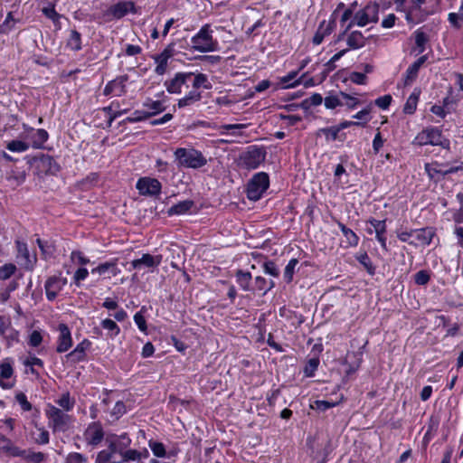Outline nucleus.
Instances as JSON below:
<instances>
[{
	"mask_svg": "<svg viewBox=\"0 0 463 463\" xmlns=\"http://www.w3.org/2000/svg\"><path fill=\"white\" fill-rule=\"evenodd\" d=\"M45 415L48 419V426L53 433L66 432L73 423L72 416L52 404H47Z\"/></svg>",
	"mask_w": 463,
	"mask_h": 463,
	"instance_id": "nucleus-1",
	"label": "nucleus"
},
{
	"mask_svg": "<svg viewBox=\"0 0 463 463\" xmlns=\"http://www.w3.org/2000/svg\"><path fill=\"white\" fill-rule=\"evenodd\" d=\"M192 47L200 52H214L218 49V42L213 37V30L209 24L201 27L199 32L191 38Z\"/></svg>",
	"mask_w": 463,
	"mask_h": 463,
	"instance_id": "nucleus-2",
	"label": "nucleus"
},
{
	"mask_svg": "<svg viewBox=\"0 0 463 463\" xmlns=\"http://www.w3.org/2000/svg\"><path fill=\"white\" fill-rule=\"evenodd\" d=\"M175 157L181 166L186 168H201L207 164V159L201 151L194 148L180 147L175 151Z\"/></svg>",
	"mask_w": 463,
	"mask_h": 463,
	"instance_id": "nucleus-3",
	"label": "nucleus"
},
{
	"mask_svg": "<svg viewBox=\"0 0 463 463\" xmlns=\"http://www.w3.org/2000/svg\"><path fill=\"white\" fill-rule=\"evenodd\" d=\"M379 5L376 3H369L364 8L358 10L348 24L346 30L351 29L354 25L364 27L368 24H375L378 22Z\"/></svg>",
	"mask_w": 463,
	"mask_h": 463,
	"instance_id": "nucleus-4",
	"label": "nucleus"
},
{
	"mask_svg": "<svg viewBox=\"0 0 463 463\" xmlns=\"http://www.w3.org/2000/svg\"><path fill=\"white\" fill-rule=\"evenodd\" d=\"M417 146H440L443 148H449V141L442 137L440 130L436 128H427L420 131L412 142Z\"/></svg>",
	"mask_w": 463,
	"mask_h": 463,
	"instance_id": "nucleus-5",
	"label": "nucleus"
},
{
	"mask_svg": "<svg viewBox=\"0 0 463 463\" xmlns=\"http://www.w3.org/2000/svg\"><path fill=\"white\" fill-rule=\"evenodd\" d=\"M129 13H137L134 2L121 1L110 5L102 13L101 15H99L97 19L99 21V23H106L113 19H121Z\"/></svg>",
	"mask_w": 463,
	"mask_h": 463,
	"instance_id": "nucleus-6",
	"label": "nucleus"
},
{
	"mask_svg": "<svg viewBox=\"0 0 463 463\" xmlns=\"http://www.w3.org/2000/svg\"><path fill=\"white\" fill-rule=\"evenodd\" d=\"M269 175L264 172L255 174L248 184L247 196L250 200L257 201L269 188Z\"/></svg>",
	"mask_w": 463,
	"mask_h": 463,
	"instance_id": "nucleus-7",
	"label": "nucleus"
},
{
	"mask_svg": "<svg viewBox=\"0 0 463 463\" xmlns=\"http://www.w3.org/2000/svg\"><path fill=\"white\" fill-rule=\"evenodd\" d=\"M266 151L263 147L250 146L241 156V164L248 169H256L264 162Z\"/></svg>",
	"mask_w": 463,
	"mask_h": 463,
	"instance_id": "nucleus-8",
	"label": "nucleus"
},
{
	"mask_svg": "<svg viewBox=\"0 0 463 463\" xmlns=\"http://www.w3.org/2000/svg\"><path fill=\"white\" fill-rule=\"evenodd\" d=\"M136 188L141 195L156 197L161 194L162 184L157 179L146 176L137 180Z\"/></svg>",
	"mask_w": 463,
	"mask_h": 463,
	"instance_id": "nucleus-9",
	"label": "nucleus"
},
{
	"mask_svg": "<svg viewBox=\"0 0 463 463\" xmlns=\"http://www.w3.org/2000/svg\"><path fill=\"white\" fill-rule=\"evenodd\" d=\"M67 279L61 276V273L49 277L44 284L46 298L49 301H53L62 288L67 285Z\"/></svg>",
	"mask_w": 463,
	"mask_h": 463,
	"instance_id": "nucleus-10",
	"label": "nucleus"
},
{
	"mask_svg": "<svg viewBox=\"0 0 463 463\" xmlns=\"http://www.w3.org/2000/svg\"><path fill=\"white\" fill-rule=\"evenodd\" d=\"M59 333L56 340V352L62 354L67 352L72 346V337L70 328L66 324L61 323L57 326Z\"/></svg>",
	"mask_w": 463,
	"mask_h": 463,
	"instance_id": "nucleus-11",
	"label": "nucleus"
},
{
	"mask_svg": "<svg viewBox=\"0 0 463 463\" xmlns=\"http://www.w3.org/2000/svg\"><path fill=\"white\" fill-rule=\"evenodd\" d=\"M0 335L6 341L8 346L19 342V332L12 326L11 319L1 315Z\"/></svg>",
	"mask_w": 463,
	"mask_h": 463,
	"instance_id": "nucleus-12",
	"label": "nucleus"
},
{
	"mask_svg": "<svg viewBox=\"0 0 463 463\" xmlns=\"http://www.w3.org/2000/svg\"><path fill=\"white\" fill-rule=\"evenodd\" d=\"M14 368L12 360L5 358L0 364V387L5 390H9L14 386Z\"/></svg>",
	"mask_w": 463,
	"mask_h": 463,
	"instance_id": "nucleus-13",
	"label": "nucleus"
},
{
	"mask_svg": "<svg viewBox=\"0 0 463 463\" xmlns=\"http://www.w3.org/2000/svg\"><path fill=\"white\" fill-rule=\"evenodd\" d=\"M120 273L118 267V259L109 261L102 262L91 269V274H98L102 279H111Z\"/></svg>",
	"mask_w": 463,
	"mask_h": 463,
	"instance_id": "nucleus-14",
	"label": "nucleus"
},
{
	"mask_svg": "<svg viewBox=\"0 0 463 463\" xmlns=\"http://www.w3.org/2000/svg\"><path fill=\"white\" fill-rule=\"evenodd\" d=\"M84 438L88 444L96 446L99 444L104 438V431L99 422L90 423L84 431Z\"/></svg>",
	"mask_w": 463,
	"mask_h": 463,
	"instance_id": "nucleus-15",
	"label": "nucleus"
},
{
	"mask_svg": "<svg viewBox=\"0 0 463 463\" xmlns=\"http://www.w3.org/2000/svg\"><path fill=\"white\" fill-rule=\"evenodd\" d=\"M162 262L161 255H151L148 253L143 254L141 258L133 260L131 266L133 269H140L142 268H156Z\"/></svg>",
	"mask_w": 463,
	"mask_h": 463,
	"instance_id": "nucleus-16",
	"label": "nucleus"
},
{
	"mask_svg": "<svg viewBox=\"0 0 463 463\" xmlns=\"http://www.w3.org/2000/svg\"><path fill=\"white\" fill-rule=\"evenodd\" d=\"M17 258H22L23 265L28 270H32L37 261L36 256H31L27 244L25 242L16 241Z\"/></svg>",
	"mask_w": 463,
	"mask_h": 463,
	"instance_id": "nucleus-17",
	"label": "nucleus"
},
{
	"mask_svg": "<svg viewBox=\"0 0 463 463\" xmlns=\"http://www.w3.org/2000/svg\"><path fill=\"white\" fill-rule=\"evenodd\" d=\"M91 343L88 339L82 340L79 343L76 347L68 354H66L67 360L71 363H79L85 359L86 351L90 347Z\"/></svg>",
	"mask_w": 463,
	"mask_h": 463,
	"instance_id": "nucleus-18",
	"label": "nucleus"
},
{
	"mask_svg": "<svg viewBox=\"0 0 463 463\" xmlns=\"http://www.w3.org/2000/svg\"><path fill=\"white\" fill-rule=\"evenodd\" d=\"M193 75V73H176L175 78L165 81V85L168 92L170 93H180L183 85L185 84L187 80Z\"/></svg>",
	"mask_w": 463,
	"mask_h": 463,
	"instance_id": "nucleus-19",
	"label": "nucleus"
},
{
	"mask_svg": "<svg viewBox=\"0 0 463 463\" xmlns=\"http://www.w3.org/2000/svg\"><path fill=\"white\" fill-rule=\"evenodd\" d=\"M335 21H326V20H323L314 37H313V43L315 45H319L320 43H322V42L324 41L325 37L330 35L335 28Z\"/></svg>",
	"mask_w": 463,
	"mask_h": 463,
	"instance_id": "nucleus-20",
	"label": "nucleus"
},
{
	"mask_svg": "<svg viewBox=\"0 0 463 463\" xmlns=\"http://www.w3.org/2000/svg\"><path fill=\"white\" fill-rule=\"evenodd\" d=\"M414 237L418 241V246H428L431 243L435 236V230L432 227H426L422 229H414Z\"/></svg>",
	"mask_w": 463,
	"mask_h": 463,
	"instance_id": "nucleus-21",
	"label": "nucleus"
},
{
	"mask_svg": "<svg viewBox=\"0 0 463 463\" xmlns=\"http://www.w3.org/2000/svg\"><path fill=\"white\" fill-rule=\"evenodd\" d=\"M125 77H119L113 80H110L104 88L105 95H115L120 96L125 93Z\"/></svg>",
	"mask_w": 463,
	"mask_h": 463,
	"instance_id": "nucleus-22",
	"label": "nucleus"
},
{
	"mask_svg": "<svg viewBox=\"0 0 463 463\" xmlns=\"http://www.w3.org/2000/svg\"><path fill=\"white\" fill-rule=\"evenodd\" d=\"M427 57L425 55L420 57L417 61H415L406 71L404 76V85H411L417 78L420 68L426 61Z\"/></svg>",
	"mask_w": 463,
	"mask_h": 463,
	"instance_id": "nucleus-23",
	"label": "nucleus"
},
{
	"mask_svg": "<svg viewBox=\"0 0 463 463\" xmlns=\"http://www.w3.org/2000/svg\"><path fill=\"white\" fill-rule=\"evenodd\" d=\"M148 457L149 452L146 449H143L142 450L128 449L119 455L120 463L128 461L140 462L142 459L147 458Z\"/></svg>",
	"mask_w": 463,
	"mask_h": 463,
	"instance_id": "nucleus-24",
	"label": "nucleus"
},
{
	"mask_svg": "<svg viewBox=\"0 0 463 463\" xmlns=\"http://www.w3.org/2000/svg\"><path fill=\"white\" fill-rule=\"evenodd\" d=\"M96 463H120L119 454L109 444L108 449L99 452Z\"/></svg>",
	"mask_w": 463,
	"mask_h": 463,
	"instance_id": "nucleus-25",
	"label": "nucleus"
},
{
	"mask_svg": "<svg viewBox=\"0 0 463 463\" xmlns=\"http://www.w3.org/2000/svg\"><path fill=\"white\" fill-rule=\"evenodd\" d=\"M366 37L360 31H353L347 34L346 44L349 50H357L366 44Z\"/></svg>",
	"mask_w": 463,
	"mask_h": 463,
	"instance_id": "nucleus-26",
	"label": "nucleus"
},
{
	"mask_svg": "<svg viewBox=\"0 0 463 463\" xmlns=\"http://www.w3.org/2000/svg\"><path fill=\"white\" fill-rule=\"evenodd\" d=\"M28 137L31 140L30 146L37 149L43 147V144L48 140L49 135L45 129L39 128L33 130Z\"/></svg>",
	"mask_w": 463,
	"mask_h": 463,
	"instance_id": "nucleus-27",
	"label": "nucleus"
},
{
	"mask_svg": "<svg viewBox=\"0 0 463 463\" xmlns=\"http://www.w3.org/2000/svg\"><path fill=\"white\" fill-rule=\"evenodd\" d=\"M235 279L242 290L253 292V288L250 285L252 279L250 272L238 269L235 273Z\"/></svg>",
	"mask_w": 463,
	"mask_h": 463,
	"instance_id": "nucleus-28",
	"label": "nucleus"
},
{
	"mask_svg": "<svg viewBox=\"0 0 463 463\" xmlns=\"http://www.w3.org/2000/svg\"><path fill=\"white\" fill-rule=\"evenodd\" d=\"M130 443L131 439L126 433L121 434L120 436H115L109 439V444L119 455L127 450L126 449L130 445Z\"/></svg>",
	"mask_w": 463,
	"mask_h": 463,
	"instance_id": "nucleus-29",
	"label": "nucleus"
},
{
	"mask_svg": "<svg viewBox=\"0 0 463 463\" xmlns=\"http://www.w3.org/2000/svg\"><path fill=\"white\" fill-rule=\"evenodd\" d=\"M201 99H202V93L199 90L193 89L184 98H182L178 100L177 105L179 108L192 106L194 103L200 101Z\"/></svg>",
	"mask_w": 463,
	"mask_h": 463,
	"instance_id": "nucleus-30",
	"label": "nucleus"
},
{
	"mask_svg": "<svg viewBox=\"0 0 463 463\" xmlns=\"http://www.w3.org/2000/svg\"><path fill=\"white\" fill-rule=\"evenodd\" d=\"M337 225L340 228L343 235L346 239V246L347 247L357 246L358 242H359V237L356 235V233L354 232H353L351 229L347 228L341 222H337Z\"/></svg>",
	"mask_w": 463,
	"mask_h": 463,
	"instance_id": "nucleus-31",
	"label": "nucleus"
},
{
	"mask_svg": "<svg viewBox=\"0 0 463 463\" xmlns=\"http://www.w3.org/2000/svg\"><path fill=\"white\" fill-rule=\"evenodd\" d=\"M194 205V202L190 200H185L179 202L178 203L173 205L170 207L167 211L168 215H179V214H184L188 213L192 206Z\"/></svg>",
	"mask_w": 463,
	"mask_h": 463,
	"instance_id": "nucleus-32",
	"label": "nucleus"
},
{
	"mask_svg": "<svg viewBox=\"0 0 463 463\" xmlns=\"http://www.w3.org/2000/svg\"><path fill=\"white\" fill-rule=\"evenodd\" d=\"M420 91L418 89H415L412 93L407 99V101L403 107V112L405 114L411 115L415 112L417 109V104L419 101Z\"/></svg>",
	"mask_w": 463,
	"mask_h": 463,
	"instance_id": "nucleus-33",
	"label": "nucleus"
},
{
	"mask_svg": "<svg viewBox=\"0 0 463 463\" xmlns=\"http://www.w3.org/2000/svg\"><path fill=\"white\" fill-rule=\"evenodd\" d=\"M144 107L146 109V114H148V118L156 115L165 109V106L162 100H148L144 104Z\"/></svg>",
	"mask_w": 463,
	"mask_h": 463,
	"instance_id": "nucleus-34",
	"label": "nucleus"
},
{
	"mask_svg": "<svg viewBox=\"0 0 463 463\" xmlns=\"http://www.w3.org/2000/svg\"><path fill=\"white\" fill-rule=\"evenodd\" d=\"M55 402L61 408V410L65 412L71 411L75 405V400L71 397L68 392L62 393Z\"/></svg>",
	"mask_w": 463,
	"mask_h": 463,
	"instance_id": "nucleus-35",
	"label": "nucleus"
},
{
	"mask_svg": "<svg viewBox=\"0 0 463 463\" xmlns=\"http://www.w3.org/2000/svg\"><path fill=\"white\" fill-rule=\"evenodd\" d=\"M67 47L74 52H78L81 49V35L78 31L71 30L70 32V35L67 40Z\"/></svg>",
	"mask_w": 463,
	"mask_h": 463,
	"instance_id": "nucleus-36",
	"label": "nucleus"
},
{
	"mask_svg": "<svg viewBox=\"0 0 463 463\" xmlns=\"http://www.w3.org/2000/svg\"><path fill=\"white\" fill-rule=\"evenodd\" d=\"M101 326L108 330V335L110 338L116 337L120 333V328L117 323L109 318L101 321Z\"/></svg>",
	"mask_w": 463,
	"mask_h": 463,
	"instance_id": "nucleus-37",
	"label": "nucleus"
},
{
	"mask_svg": "<svg viewBox=\"0 0 463 463\" xmlns=\"http://www.w3.org/2000/svg\"><path fill=\"white\" fill-rule=\"evenodd\" d=\"M30 144L22 140H11L7 142L6 148L11 152L22 153L29 149Z\"/></svg>",
	"mask_w": 463,
	"mask_h": 463,
	"instance_id": "nucleus-38",
	"label": "nucleus"
},
{
	"mask_svg": "<svg viewBox=\"0 0 463 463\" xmlns=\"http://www.w3.org/2000/svg\"><path fill=\"white\" fill-rule=\"evenodd\" d=\"M355 258L370 275H373L375 273V267L373 265L371 259L366 252L359 253Z\"/></svg>",
	"mask_w": 463,
	"mask_h": 463,
	"instance_id": "nucleus-39",
	"label": "nucleus"
},
{
	"mask_svg": "<svg viewBox=\"0 0 463 463\" xmlns=\"http://www.w3.org/2000/svg\"><path fill=\"white\" fill-rule=\"evenodd\" d=\"M445 170H446V168H443V165H439L438 163H431V164L425 165V171L430 179H434L436 175H438V174L446 175L444 174Z\"/></svg>",
	"mask_w": 463,
	"mask_h": 463,
	"instance_id": "nucleus-40",
	"label": "nucleus"
},
{
	"mask_svg": "<svg viewBox=\"0 0 463 463\" xmlns=\"http://www.w3.org/2000/svg\"><path fill=\"white\" fill-rule=\"evenodd\" d=\"M34 427L38 430L39 435L34 438V442L39 445H46L50 442V435L47 430L44 427H41L37 424V422H33Z\"/></svg>",
	"mask_w": 463,
	"mask_h": 463,
	"instance_id": "nucleus-41",
	"label": "nucleus"
},
{
	"mask_svg": "<svg viewBox=\"0 0 463 463\" xmlns=\"http://www.w3.org/2000/svg\"><path fill=\"white\" fill-rule=\"evenodd\" d=\"M201 87H203L205 90L212 88V84L209 82L207 76L203 73L196 74L193 82V89L198 90Z\"/></svg>",
	"mask_w": 463,
	"mask_h": 463,
	"instance_id": "nucleus-42",
	"label": "nucleus"
},
{
	"mask_svg": "<svg viewBox=\"0 0 463 463\" xmlns=\"http://www.w3.org/2000/svg\"><path fill=\"white\" fill-rule=\"evenodd\" d=\"M298 263V260L297 259H291L286 265L283 277L287 283H290L292 281Z\"/></svg>",
	"mask_w": 463,
	"mask_h": 463,
	"instance_id": "nucleus-43",
	"label": "nucleus"
},
{
	"mask_svg": "<svg viewBox=\"0 0 463 463\" xmlns=\"http://www.w3.org/2000/svg\"><path fill=\"white\" fill-rule=\"evenodd\" d=\"M325 107L328 109H334L336 107L344 106V101L339 95H329L324 99Z\"/></svg>",
	"mask_w": 463,
	"mask_h": 463,
	"instance_id": "nucleus-44",
	"label": "nucleus"
},
{
	"mask_svg": "<svg viewBox=\"0 0 463 463\" xmlns=\"http://www.w3.org/2000/svg\"><path fill=\"white\" fill-rule=\"evenodd\" d=\"M155 62L156 63V67L155 69V72L157 75H163L165 73L168 64V60L166 57L158 54L154 57Z\"/></svg>",
	"mask_w": 463,
	"mask_h": 463,
	"instance_id": "nucleus-45",
	"label": "nucleus"
},
{
	"mask_svg": "<svg viewBox=\"0 0 463 463\" xmlns=\"http://www.w3.org/2000/svg\"><path fill=\"white\" fill-rule=\"evenodd\" d=\"M16 271V266L13 263H7L0 267V280H6Z\"/></svg>",
	"mask_w": 463,
	"mask_h": 463,
	"instance_id": "nucleus-46",
	"label": "nucleus"
},
{
	"mask_svg": "<svg viewBox=\"0 0 463 463\" xmlns=\"http://www.w3.org/2000/svg\"><path fill=\"white\" fill-rule=\"evenodd\" d=\"M448 21L455 29H459L463 25V12L449 13L448 15Z\"/></svg>",
	"mask_w": 463,
	"mask_h": 463,
	"instance_id": "nucleus-47",
	"label": "nucleus"
},
{
	"mask_svg": "<svg viewBox=\"0 0 463 463\" xmlns=\"http://www.w3.org/2000/svg\"><path fill=\"white\" fill-rule=\"evenodd\" d=\"M373 228L375 235H383L386 232V222L385 220L371 219L368 222Z\"/></svg>",
	"mask_w": 463,
	"mask_h": 463,
	"instance_id": "nucleus-48",
	"label": "nucleus"
},
{
	"mask_svg": "<svg viewBox=\"0 0 463 463\" xmlns=\"http://www.w3.org/2000/svg\"><path fill=\"white\" fill-rule=\"evenodd\" d=\"M148 444H149V448L151 449L153 454L156 457L164 458L165 456L166 451H165V448L163 443L154 441V440H149Z\"/></svg>",
	"mask_w": 463,
	"mask_h": 463,
	"instance_id": "nucleus-49",
	"label": "nucleus"
},
{
	"mask_svg": "<svg viewBox=\"0 0 463 463\" xmlns=\"http://www.w3.org/2000/svg\"><path fill=\"white\" fill-rule=\"evenodd\" d=\"M89 276V270L86 268H79L73 274L72 280L73 283L80 287L81 282L87 279Z\"/></svg>",
	"mask_w": 463,
	"mask_h": 463,
	"instance_id": "nucleus-50",
	"label": "nucleus"
},
{
	"mask_svg": "<svg viewBox=\"0 0 463 463\" xmlns=\"http://www.w3.org/2000/svg\"><path fill=\"white\" fill-rule=\"evenodd\" d=\"M252 288L253 291H262L263 295H265L269 292L268 280L261 276H257L254 279V286Z\"/></svg>",
	"mask_w": 463,
	"mask_h": 463,
	"instance_id": "nucleus-51",
	"label": "nucleus"
},
{
	"mask_svg": "<svg viewBox=\"0 0 463 463\" xmlns=\"http://www.w3.org/2000/svg\"><path fill=\"white\" fill-rule=\"evenodd\" d=\"M262 268L266 274L270 275L274 278H277L279 275V269L272 260L265 261L262 265Z\"/></svg>",
	"mask_w": 463,
	"mask_h": 463,
	"instance_id": "nucleus-52",
	"label": "nucleus"
},
{
	"mask_svg": "<svg viewBox=\"0 0 463 463\" xmlns=\"http://www.w3.org/2000/svg\"><path fill=\"white\" fill-rule=\"evenodd\" d=\"M70 258L73 263L79 265H87L90 263V259L84 256V254L80 250H72Z\"/></svg>",
	"mask_w": 463,
	"mask_h": 463,
	"instance_id": "nucleus-53",
	"label": "nucleus"
},
{
	"mask_svg": "<svg viewBox=\"0 0 463 463\" xmlns=\"http://www.w3.org/2000/svg\"><path fill=\"white\" fill-rule=\"evenodd\" d=\"M14 24H15V21L13 17L12 13L10 12L7 14L5 21L0 24V33H9L13 29Z\"/></svg>",
	"mask_w": 463,
	"mask_h": 463,
	"instance_id": "nucleus-54",
	"label": "nucleus"
},
{
	"mask_svg": "<svg viewBox=\"0 0 463 463\" xmlns=\"http://www.w3.org/2000/svg\"><path fill=\"white\" fill-rule=\"evenodd\" d=\"M370 111H371V106L360 110L355 115H354L353 118L360 120L359 121L361 123L360 126L364 127L367 122H369L371 120Z\"/></svg>",
	"mask_w": 463,
	"mask_h": 463,
	"instance_id": "nucleus-55",
	"label": "nucleus"
},
{
	"mask_svg": "<svg viewBox=\"0 0 463 463\" xmlns=\"http://www.w3.org/2000/svg\"><path fill=\"white\" fill-rule=\"evenodd\" d=\"M298 75V71H291L288 75L280 79V82L284 85V88H294L299 84V80L291 82Z\"/></svg>",
	"mask_w": 463,
	"mask_h": 463,
	"instance_id": "nucleus-56",
	"label": "nucleus"
},
{
	"mask_svg": "<svg viewBox=\"0 0 463 463\" xmlns=\"http://www.w3.org/2000/svg\"><path fill=\"white\" fill-rule=\"evenodd\" d=\"M339 403V402H328V401H320L317 400L314 402V405H312V409L320 411H326V410L333 408L336 406Z\"/></svg>",
	"mask_w": 463,
	"mask_h": 463,
	"instance_id": "nucleus-57",
	"label": "nucleus"
},
{
	"mask_svg": "<svg viewBox=\"0 0 463 463\" xmlns=\"http://www.w3.org/2000/svg\"><path fill=\"white\" fill-rule=\"evenodd\" d=\"M428 42V38L423 32L417 31L415 33V43L419 48V52H422L425 50V44Z\"/></svg>",
	"mask_w": 463,
	"mask_h": 463,
	"instance_id": "nucleus-58",
	"label": "nucleus"
},
{
	"mask_svg": "<svg viewBox=\"0 0 463 463\" xmlns=\"http://www.w3.org/2000/svg\"><path fill=\"white\" fill-rule=\"evenodd\" d=\"M430 279V276L426 270H420L414 275V281L417 285H426Z\"/></svg>",
	"mask_w": 463,
	"mask_h": 463,
	"instance_id": "nucleus-59",
	"label": "nucleus"
},
{
	"mask_svg": "<svg viewBox=\"0 0 463 463\" xmlns=\"http://www.w3.org/2000/svg\"><path fill=\"white\" fill-rule=\"evenodd\" d=\"M43 13L45 14L46 17L52 20V22L54 23V24L56 26L59 25V21H60L61 15L55 11L53 6L44 7L43 9Z\"/></svg>",
	"mask_w": 463,
	"mask_h": 463,
	"instance_id": "nucleus-60",
	"label": "nucleus"
},
{
	"mask_svg": "<svg viewBox=\"0 0 463 463\" xmlns=\"http://www.w3.org/2000/svg\"><path fill=\"white\" fill-rule=\"evenodd\" d=\"M15 399L23 411H29L32 410V404L28 402L27 397L24 392H18L15 395Z\"/></svg>",
	"mask_w": 463,
	"mask_h": 463,
	"instance_id": "nucleus-61",
	"label": "nucleus"
},
{
	"mask_svg": "<svg viewBox=\"0 0 463 463\" xmlns=\"http://www.w3.org/2000/svg\"><path fill=\"white\" fill-rule=\"evenodd\" d=\"M340 96L342 98V100L344 101V106L348 107L349 109H354L355 106L359 103V100L345 92H340Z\"/></svg>",
	"mask_w": 463,
	"mask_h": 463,
	"instance_id": "nucleus-62",
	"label": "nucleus"
},
{
	"mask_svg": "<svg viewBox=\"0 0 463 463\" xmlns=\"http://www.w3.org/2000/svg\"><path fill=\"white\" fill-rule=\"evenodd\" d=\"M45 459V455L43 452L27 451L25 460L33 463H41Z\"/></svg>",
	"mask_w": 463,
	"mask_h": 463,
	"instance_id": "nucleus-63",
	"label": "nucleus"
},
{
	"mask_svg": "<svg viewBox=\"0 0 463 463\" xmlns=\"http://www.w3.org/2000/svg\"><path fill=\"white\" fill-rule=\"evenodd\" d=\"M318 364H319L318 359L312 358V359L308 360V362L305 367V370H304L305 374L308 377L313 376L315 371L318 367Z\"/></svg>",
	"mask_w": 463,
	"mask_h": 463,
	"instance_id": "nucleus-64",
	"label": "nucleus"
}]
</instances>
